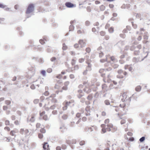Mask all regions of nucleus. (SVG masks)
<instances>
[{"label": "nucleus", "instance_id": "obj_8", "mask_svg": "<svg viewBox=\"0 0 150 150\" xmlns=\"http://www.w3.org/2000/svg\"><path fill=\"white\" fill-rule=\"evenodd\" d=\"M96 128L95 126H92L90 127H86L84 129V130L86 132H91L93 131L94 129Z\"/></svg>", "mask_w": 150, "mask_h": 150}, {"label": "nucleus", "instance_id": "obj_32", "mask_svg": "<svg viewBox=\"0 0 150 150\" xmlns=\"http://www.w3.org/2000/svg\"><path fill=\"white\" fill-rule=\"evenodd\" d=\"M84 59L83 58H80L79 60V63H81L83 62L84 61Z\"/></svg>", "mask_w": 150, "mask_h": 150}, {"label": "nucleus", "instance_id": "obj_14", "mask_svg": "<svg viewBox=\"0 0 150 150\" xmlns=\"http://www.w3.org/2000/svg\"><path fill=\"white\" fill-rule=\"evenodd\" d=\"M77 28L78 29L77 31V33L78 34H81L84 33L85 32L84 30L83 29H80V27L79 26H77Z\"/></svg>", "mask_w": 150, "mask_h": 150}, {"label": "nucleus", "instance_id": "obj_27", "mask_svg": "<svg viewBox=\"0 0 150 150\" xmlns=\"http://www.w3.org/2000/svg\"><path fill=\"white\" fill-rule=\"evenodd\" d=\"M110 120L109 119H105L104 121V123L105 124H108L110 122Z\"/></svg>", "mask_w": 150, "mask_h": 150}, {"label": "nucleus", "instance_id": "obj_51", "mask_svg": "<svg viewBox=\"0 0 150 150\" xmlns=\"http://www.w3.org/2000/svg\"><path fill=\"white\" fill-rule=\"evenodd\" d=\"M8 108V107L6 106H3V109L4 110H6Z\"/></svg>", "mask_w": 150, "mask_h": 150}, {"label": "nucleus", "instance_id": "obj_6", "mask_svg": "<svg viewBox=\"0 0 150 150\" xmlns=\"http://www.w3.org/2000/svg\"><path fill=\"white\" fill-rule=\"evenodd\" d=\"M115 60V57L114 56H111L109 54L107 55L106 56V60L107 62H110V61L114 62Z\"/></svg>", "mask_w": 150, "mask_h": 150}, {"label": "nucleus", "instance_id": "obj_24", "mask_svg": "<svg viewBox=\"0 0 150 150\" xmlns=\"http://www.w3.org/2000/svg\"><path fill=\"white\" fill-rule=\"evenodd\" d=\"M45 111H40V117H42L45 115Z\"/></svg>", "mask_w": 150, "mask_h": 150}, {"label": "nucleus", "instance_id": "obj_41", "mask_svg": "<svg viewBox=\"0 0 150 150\" xmlns=\"http://www.w3.org/2000/svg\"><path fill=\"white\" fill-rule=\"evenodd\" d=\"M76 60L74 59H72L71 61V64L72 65H74L75 64Z\"/></svg>", "mask_w": 150, "mask_h": 150}, {"label": "nucleus", "instance_id": "obj_46", "mask_svg": "<svg viewBox=\"0 0 150 150\" xmlns=\"http://www.w3.org/2000/svg\"><path fill=\"white\" fill-rule=\"evenodd\" d=\"M106 114L105 112L103 111L102 112L101 115L103 116H104L106 115Z\"/></svg>", "mask_w": 150, "mask_h": 150}, {"label": "nucleus", "instance_id": "obj_34", "mask_svg": "<svg viewBox=\"0 0 150 150\" xmlns=\"http://www.w3.org/2000/svg\"><path fill=\"white\" fill-rule=\"evenodd\" d=\"M5 124L6 125H10V122L8 120L5 121Z\"/></svg>", "mask_w": 150, "mask_h": 150}, {"label": "nucleus", "instance_id": "obj_42", "mask_svg": "<svg viewBox=\"0 0 150 150\" xmlns=\"http://www.w3.org/2000/svg\"><path fill=\"white\" fill-rule=\"evenodd\" d=\"M87 10L88 12H90L91 11V8L90 6H88L87 8Z\"/></svg>", "mask_w": 150, "mask_h": 150}, {"label": "nucleus", "instance_id": "obj_52", "mask_svg": "<svg viewBox=\"0 0 150 150\" xmlns=\"http://www.w3.org/2000/svg\"><path fill=\"white\" fill-rule=\"evenodd\" d=\"M40 126L41 125L40 123H37L36 125V127L37 128H40Z\"/></svg>", "mask_w": 150, "mask_h": 150}, {"label": "nucleus", "instance_id": "obj_17", "mask_svg": "<svg viewBox=\"0 0 150 150\" xmlns=\"http://www.w3.org/2000/svg\"><path fill=\"white\" fill-rule=\"evenodd\" d=\"M17 132L16 130H11L10 133V134L12 136H14L15 135V133Z\"/></svg>", "mask_w": 150, "mask_h": 150}, {"label": "nucleus", "instance_id": "obj_28", "mask_svg": "<svg viewBox=\"0 0 150 150\" xmlns=\"http://www.w3.org/2000/svg\"><path fill=\"white\" fill-rule=\"evenodd\" d=\"M109 32L110 33H112L114 31V28L113 27H111L108 29Z\"/></svg>", "mask_w": 150, "mask_h": 150}, {"label": "nucleus", "instance_id": "obj_57", "mask_svg": "<svg viewBox=\"0 0 150 150\" xmlns=\"http://www.w3.org/2000/svg\"><path fill=\"white\" fill-rule=\"evenodd\" d=\"M64 106L63 107V109L64 110H66L67 108V106L66 105H64Z\"/></svg>", "mask_w": 150, "mask_h": 150}, {"label": "nucleus", "instance_id": "obj_53", "mask_svg": "<svg viewBox=\"0 0 150 150\" xmlns=\"http://www.w3.org/2000/svg\"><path fill=\"white\" fill-rule=\"evenodd\" d=\"M144 139H145V137H142L140 139L139 141L141 142H142L144 141Z\"/></svg>", "mask_w": 150, "mask_h": 150}, {"label": "nucleus", "instance_id": "obj_59", "mask_svg": "<svg viewBox=\"0 0 150 150\" xmlns=\"http://www.w3.org/2000/svg\"><path fill=\"white\" fill-rule=\"evenodd\" d=\"M74 47L75 48H78L79 47V44H76L74 45Z\"/></svg>", "mask_w": 150, "mask_h": 150}, {"label": "nucleus", "instance_id": "obj_62", "mask_svg": "<svg viewBox=\"0 0 150 150\" xmlns=\"http://www.w3.org/2000/svg\"><path fill=\"white\" fill-rule=\"evenodd\" d=\"M92 30L93 32H96V29L95 28H92Z\"/></svg>", "mask_w": 150, "mask_h": 150}, {"label": "nucleus", "instance_id": "obj_48", "mask_svg": "<svg viewBox=\"0 0 150 150\" xmlns=\"http://www.w3.org/2000/svg\"><path fill=\"white\" fill-rule=\"evenodd\" d=\"M76 116L78 118L80 117L81 116V114L79 113H77L76 115Z\"/></svg>", "mask_w": 150, "mask_h": 150}, {"label": "nucleus", "instance_id": "obj_3", "mask_svg": "<svg viewBox=\"0 0 150 150\" xmlns=\"http://www.w3.org/2000/svg\"><path fill=\"white\" fill-rule=\"evenodd\" d=\"M125 113L122 114L121 112H120L118 114V116L121 120L120 123L122 125L125 124L126 122V120L128 121L129 123H132V120L130 119H127L126 116L125 115Z\"/></svg>", "mask_w": 150, "mask_h": 150}, {"label": "nucleus", "instance_id": "obj_47", "mask_svg": "<svg viewBox=\"0 0 150 150\" xmlns=\"http://www.w3.org/2000/svg\"><path fill=\"white\" fill-rule=\"evenodd\" d=\"M84 91L87 93H89L90 91V90L89 89H88V90H87L86 88H84Z\"/></svg>", "mask_w": 150, "mask_h": 150}, {"label": "nucleus", "instance_id": "obj_19", "mask_svg": "<svg viewBox=\"0 0 150 150\" xmlns=\"http://www.w3.org/2000/svg\"><path fill=\"white\" fill-rule=\"evenodd\" d=\"M102 88L104 91H106L108 88V86L106 84H104L102 85Z\"/></svg>", "mask_w": 150, "mask_h": 150}, {"label": "nucleus", "instance_id": "obj_11", "mask_svg": "<svg viewBox=\"0 0 150 150\" xmlns=\"http://www.w3.org/2000/svg\"><path fill=\"white\" fill-rule=\"evenodd\" d=\"M35 115L32 114L30 116L28 117V119L30 121L33 122H34L35 120Z\"/></svg>", "mask_w": 150, "mask_h": 150}, {"label": "nucleus", "instance_id": "obj_44", "mask_svg": "<svg viewBox=\"0 0 150 150\" xmlns=\"http://www.w3.org/2000/svg\"><path fill=\"white\" fill-rule=\"evenodd\" d=\"M110 26V24L109 23H107L105 26V28L106 29L108 28Z\"/></svg>", "mask_w": 150, "mask_h": 150}, {"label": "nucleus", "instance_id": "obj_43", "mask_svg": "<svg viewBox=\"0 0 150 150\" xmlns=\"http://www.w3.org/2000/svg\"><path fill=\"white\" fill-rule=\"evenodd\" d=\"M92 97L91 95H89L87 97V99L89 100H91L92 99Z\"/></svg>", "mask_w": 150, "mask_h": 150}, {"label": "nucleus", "instance_id": "obj_56", "mask_svg": "<svg viewBox=\"0 0 150 150\" xmlns=\"http://www.w3.org/2000/svg\"><path fill=\"white\" fill-rule=\"evenodd\" d=\"M30 88L32 89H34L35 88V86L34 84H32Z\"/></svg>", "mask_w": 150, "mask_h": 150}, {"label": "nucleus", "instance_id": "obj_29", "mask_svg": "<svg viewBox=\"0 0 150 150\" xmlns=\"http://www.w3.org/2000/svg\"><path fill=\"white\" fill-rule=\"evenodd\" d=\"M42 118L43 120H47L48 119V117L47 115H44L43 116H42Z\"/></svg>", "mask_w": 150, "mask_h": 150}, {"label": "nucleus", "instance_id": "obj_37", "mask_svg": "<svg viewBox=\"0 0 150 150\" xmlns=\"http://www.w3.org/2000/svg\"><path fill=\"white\" fill-rule=\"evenodd\" d=\"M68 117V115H64L62 116V118L64 120L66 119Z\"/></svg>", "mask_w": 150, "mask_h": 150}, {"label": "nucleus", "instance_id": "obj_23", "mask_svg": "<svg viewBox=\"0 0 150 150\" xmlns=\"http://www.w3.org/2000/svg\"><path fill=\"white\" fill-rule=\"evenodd\" d=\"M67 46L66 45L65 43L63 44L62 49L63 50H66L67 49Z\"/></svg>", "mask_w": 150, "mask_h": 150}, {"label": "nucleus", "instance_id": "obj_40", "mask_svg": "<svg viewBox=\"0 0 150 150\" xmlns=\"http://www.w3.org/2000/svg\"><path fill=\"white\" fill-rule=\"evenodd\" d=\"M6 7V6L4 5L3 4H0V8H5Z\"/></svg>", "mask_w": 150, "mask_h": 150}, {"label": "nucleus", "instance_id": "obj_13", "mask_svg": "<svg viewBox=\"0 0 150 150\" xmlns=\"http://www.w3.org/2000/svg\"><path fill=\"white\" fill-rule=\"evenodd\" d=\"M28 132V130L27 129H21L20 131V133L22 134H27Z\"/></svg>", "mask_w": 150, "mask_h": 150}, {"label": "nucleus", "instance_id": "obj_18", "mask_svg": "<svg viewBox=\"0 0 150 150\" xmlns=\"http://www.w3.org/2000/svg\"><path fill=\"white\" fill-rule=\"evenodd\" d=\"M73 102L72 101L69 102L65 101L63 103V104L64 105H66L68 106L70 104Z\"/></svg>", "mask_w": 150, "mask_h": 150}, {"label": "nucleus", "instance_id": "obj_15", "mask_svg": "<svg viewBox=\"0 0 150 150\" xmlns=\"http://www.w3.org/2000/svg\"><path fill=\"white\" fill-rule=\"evenodd\" d=\"M105 71L103 69H101L99 70V72L101 74V76L104 77L105 75Z\"/></svg>", "mask_w": 150, "mask_h": 150}, {"label": "nucleus", "instance_id": "obj_12", "mask_svg": "<svg viewBox=\"0 0 150 150\" xmlns=\"http://www.w3.org/2000/svg\"><path fill=\"white\" fill-rule=\"evenodd\" d=\"M43 148L44 150H50L49 145L47 142H44L43 144Z\"/></svg>", "mask_w": 150, "mask_h": 150}, {"label": "nucleus", "instance_id": "obj_9", "mask_svg": "<svg viewBox=\"0 0 150 150\" xmlns=\"http://www.w3.org/2000/svg\"><path fill=\"white\" fill-rule=\"evenodd\" d=\"M125 69H128L129 71L132 72L134 70V68L131 65H126L125 66Z\"/></svg>", "mask_w": 150, "mask_h": 150}, {"label": "nucleus", "instance_id": "obj_16", "mask_svg": "<svg viewBox=\"0 0 150 150\" xmlns=\"http://www.w3.org/2000/svg\"><path fill=\"white\" fill-rule=\"evenodd\" d=\"M79 44H80L81 47H82L84 46L85 44V42H84L82 40H80L79 41Z\"/></svg>", "mask_w": 150, "mask_h": 150}, {"label": "nucleus", "instance_id": "obj_5", "mask_svg": "<svg viewBox=\"0 0 150 150\" xmlns=\"http://www.w3.org/2000/svg\"><path fill=\"white\" fill-rule=\"evenodd\" d=\"M34 5L33 4H30L28 7L26 11V13L28 14L32 12L34 9Z\"/></svg>", "mask_w": 150, "mask_h": 150}, {"label": "nucleus", "instance_id": "obj_54", "mask_svg": "<svg viewBox=\"0 0 150 150\" xmlns=\"http://www.w3.org/2000/svg\"><path fill=\"white\" fill-rule=\"evenodd\" d=\"M47 71L48 73H50L52 71V69L51 68H48L47 70Z\"/></svg>", "mask_w": 150, "mask_h": 150}, {"label": "nucleus", "instance_id": "obj_58", "mask_svg": "<svg viewBox=\"0 0 150 150\" xmlns=\"http://www.w3.org/2000/svg\"><path fill=\"white\" fill-rule=\"evenodd\" d=\"M14 123L16 125H18L19 124V122L18 120H16L14 122Z\"/></svg>", "mask_w": 150, "mask_h": 150}, {"label": "nucleus", "instance_id": "obj_55", "mask_svg": "<svg viewBox=\"0 0 150 150\" xmlns=\"http://www.w3.org/2000/svg\"><path fill=\"white\" fill-rule=\"evenodd\" d=\"M90 23L89 21H87L85 22V25L86 26H88L89 25Z\"/></svg>", "mask_w": 150, "mask_h": 150}, {"label": "nucleus", "instance_id": "obj_4", "mask_svg": "<svg viewBox=\"0 0 150 150\" xmlns=\"http://www.w3.org/2000/svg\"><path fill=\"white\" fill-rule=\"evenodd\" d=\"M117 77L119 79H122L124 76H126L127 74V72L123 71L122 69H119L117 71Z\"/></svg>", "mask_w": 150, "mask_h": 150}, {"label": "nucleus", "instance_id": "obj_10", "mask_svg": "<svg viewBox=\"0 0 150 150\" xmlns=\"http://www.w3.org/2000/svg\"><path fill=\"white\" fill-rule=\"evenodd\" d=\"M65 5L68 8H73L76 6V5L69 2H67L65 4Z\"/></svg>", "mask_w": 150, "mask_h": 150}, {"label": "nucleus", "instance_id": "obj_20", "mask_svg": "<svg viewBox=\"0 0 150 150\" xmlns=\"http://www.w3.org/2000/svg\"><path fill=\"white\" fill-rule=\"evenodd\" d=\"M100 11H103L105 9V7L104 5H102L100 6Z\"/></svg>", "mask_w": 150, "mask_h": 150}, {"label": "nucleus", "instance_id": "obj_49", "mask_svg": "<svg viewBox=\"0 0 150 150\" xmlns=\"http://www.w3.org/2000/svg\"><path fill=\"white\" fill-rule=\"evenodd\" d=\"M6 141L7 142H9L10 141L11 137H6Z\"/></svg>", "mask_w": 150, "mask_h": 150}, {"label": "nucleus", "instance_id": "obj_39", "mask_svg": "<svg viewBox=\"0 0 150 150\" xmlns=\"http://www.w3.org/2000/svg\"><path fill=\"white\" fill-rule=\"evenodd\" d=\"M39 102V100L38 99H35L34 100L33 102L35 104H37Z\"/></svg>", "mask_w": 150, "mask_h": 150}, {"label": "nucleus", "instance_id": "obj_31", "mask_svg": "<svg viewBox=\"0 0 150 150\" xmlns=\"http://www.w3.org/2000/svg\"><path fill=\"white\" fill-rule=\"evenodd\" d=\"M4 129L5 130L8 132H9L10 130V128L9 127L7 126L5 127Z\"/></svg>", "mask_w": 150, "mask_h": 150}, {"label": "nucleus", "instance_id": "obj_7", "mask_svg": "<svg viewBox=\"0 0 150 150\" xmlns=\"http://www.w3.org/2000/svg\"><path fill=\"white\" fill-rule=\"evenodd\" d=\"M107 144L109 146L111 145L113 150H114L117 148V145L116 143L114 142L109 141L108 142Z\"/></svg>", "mask_w": 150, "mask_h": 150}, {"label": "nucleus", "instance_id": "obj_45", "mask_svg": "<svg viewBox=\"0 0 150 150\" xmlns=\"http://www.w3.org/2000/svg\"><path fill=\"white\" fill-rule=\"evenodd\" d=\"M79 68V67L78 65H76L74 66V69L75 70L78 69Z\"/></svg>", "mask_w": 150, "mask_h": 150}, {"label": "nucleus", "instance_id": "obj_25", "mask_svg": "<svg viewBox=\"0 0 150 150\" xmlns=\"http://www.w3.org/2000/svg\"><path fill=\"white\" fill-rule=\"evenodd\" d=\"M40 132L42 133H45L46 132V130L44 128H42L40 129Z\"/></svg>", "mask_w": 150, "mask_h": 150}, {"label": "nucleus", "instance_id": "obj_38", "mask_svg": "<svg viewBox=\"0 0 150 150\" xmlns=\"http://www.w3.org/2000/svg\"><path fill=\"white\" fill-rule=\"evenodd\" d=\"M86 51L88 53H90L91 51V49L89 47H87L86 48Z\"/></svg>", "mask_w": 150, "mask_h": 150}, {"label": "nucleus", "instance_id": "obj_64", "mask_svg": "<svg viewBox=\"0 0 150 150\" xmlns=\"http://www.w3.org/2000/svg\"><path fill=\"white\" fill-rule=\"evenodd\" d=\"M114 6L113 4H110L109 7L110 8H112L114 7Z\"/></svg>", "mask_w": 150, "mask_h": 150}, {"label": "nucleus", "instance_id": "obj_30", "mask_svg": "<svg viewBox=\"0 0 150 150\" xmlns=\"http://www.w3.org/2000/svg\"><path fill=\"white\" fill-rule=\"evenodd\" d=\"M5 103L7 105H9L11 103V101L9 100H6L5 101Z\"/></svg>", "mask_w": 150, "mask_h": 150}, {"label": "nucleus", "instance_id": "obj_63", "mask_svg": "<svg viewBox=\"0 0 150 150\" xmlns=\"http://www.w3.org/2000/svg\"><path fill=\"white\" fill-rule=\"evenodd\" d=\"M76 140L75 139H73L71 142V144H76Z\"/></svg>", "mask_w": 150, "mask_h": 150}, {"label": "nucleus", "instance_id": "obj_2", "mask_svg": "<svg viewBox=\"0 0 150 150\" xmlns=\"http://www.w3.org/2000/svg\"><path fill=\"white\" fill-rule=\"evenodd\" d=\"M121 100L122 102L120 104V106L121 108H122L123 110L125 106V104L124 102H126L129 100V101H131L130 97H129V94L127 92L123 93L121 96Z\"/></svg>", "mask_w": 150, "mask_h": 150}, {"label": "nucleus", "instance_id": "obj_50", "mask_svg": "<svg viewBox=\"0 0 150 150\" xmlns=\"http://www.w3.org/2000/svg\"><path fill=\"white\" fill-rule=\"evenodd\" d=\"M40 42L42 44H43L45 42V40L42 39L40 40Z\"/></svg>", "mask_w": 150, "mask_h": 150}, {"label": "nucleus", "instance_id": "obj_61", "mask_svg": "<svg viewBox=\"0 0 150 150\" xmlns=\"http://www.w3.org/2000/svg\"><path fill=\"white\" fill-rule=\"evenodd\" d=\"M62 77V76L61 74H59L57 76V78H59V79H60Z\"/></svg>", "mask_w": 150, "mask_h": 150}, {"label": "nucleus", "instance_id": "obj_35", "mask_svg": "<svg viewBox=\"0 0 150 150\" xmlns=\"http://www.w3.org/2000/svg\"><path fill=\"white\" fill-rule=\"evenodd\" d=\"M43 135L41 133H39L38 134V137L40 139H42L43 137Z\"/></svg>", "mask_w": 150, "mask_h": 150}, {"label": "nucleus", "instance_id": "obj_60", "mask_svg": "<svg viewBox=\"0 0 150 150\" xmlns=\"http://www.w3.org/2000/svg\"><path fill=\"white\" fill-rule=\"evenodd\" d=\"M100 61L101 62H107V60H106V59H101L100 60Z\"/></svg>", "mask_w": 150, "mask_h": 150}, {"label": "nucleus", "instance_id": "obj_26", "mask_svg": "<svg viewBox=\"0 0 150 150\" xmlns=\"http://www.w3.org/2000/svg\"><path fill=\"white\" fill-rule=\"evenodd\" d=\"M100 35L102 36H103L105 35V33L104 31H101L100 32Z\"/></svg>", "mask_w": 150, "mask_h": 150}, {"label": "nucleus", "instance_id": "obj_1", "mask_svg": "<svg viewBox=\"0 0 150 150\" xmlns=\"http://www.w3.org/2000/svg\"><path fill=\"white\" fill-rule=\"evenodd\" d=\"M101 127L102 128L101 131L103 133H105L107 131H111L112 132H114L117 130V127L114 126L112 124L109 123L107 125V127H106V125L105 124H102L101 125Z\"/></svg>", "mask_w": 150, "mask_h": 150}, {"label": "nucleus", "instance_id": "obj_22", "mask_svg": "<svg viewBox=\"0 0 150 150\" xmlns=\"http://www.w3.org/2000/svg\"><path fill=\"white\" fill-rule=\"evenodd\" d=\"M141 89V87L140 86H138L135 88V90L137 92L139 91Z\"/></svg>", "mask_w": 150, "mask_h": 150}, {"label": "nucleus", "instance_id": "obj_33", "mask_svg": "<svg viewBox=\"0 0 150 150\" xmlns=\"http://www.w3.org/2000/svg\"><path fill=\"white\" fill-rule=\"evenodd\" d=\"M85 144V141L83 140L81 141L79 143V144L81 146H82V145H84Z\"/></svg>", "mask_w": 150, "mask_h": 150}, {"label": "nucleus", "instance_id": "obj_21", "mask_svg": "<svg viewBox=\"0 0 150 150\" xmlns=\"http://www.w3.org/2000/svg\"><path fill=\"white\" fill-rule=\"evenodd\" d=\"M78 92L79 93V95L78 96V97L79 98H81L82 96H83V93L82 91L81 90H80L78 91Z\"/></svg>", "mask_w": 150, "mask_h": 150}, {"label": "nucleus", "instance_id": "obj_36", "mask_svg": "<svg viewBox=\"0 0 150 150\" xmlns=\"http://www.w3.org/2000/svg\"><path fill=\"white\" fill-rule=\"evenodd\" d=\"M41 73L43 76H45V75L46 71L45 70H42L41 71Z\"/></svg>", "mask_w": 150, "mask_h": 150}]
</instances>
